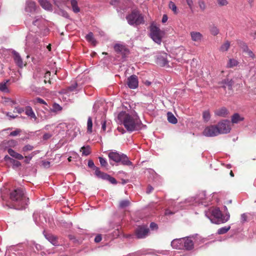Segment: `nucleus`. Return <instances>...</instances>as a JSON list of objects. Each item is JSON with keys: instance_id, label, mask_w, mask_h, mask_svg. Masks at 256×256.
Segmentation results:
<instances>
[{"instance_id": "obj_1", "label": "nucleus", "mask_w": 256, "mask_h": 256, "mask_svg": "<svg viewBox=\"0 0 256 256\" xmlns=\"http://www.w3.org/2000/svg\"><path fill=\"white\" fill-rule=\"evenodd\" d=\"M116 122L118 124H123L128 132L138 130L141 128L142 122L136 113H128L126 112H120L116 118Z\"/></svg>"}, {"instance_id": "obj_2", "label": "nucleus", "mask_w": 256, "mask_h": 256, "mask_svg": "<svg viewBox=\"0 0 256 256\" xmlns=\"http://www.w3.org/2000/svg\"><path fill=\"white\" fill-rule=\"evenodd\" d=\"M10 200L13 202L14 206L16 210L25 208L28 204V198L25 196L23 188H18L14 190L10 194Z\"/></svg>"}, {"instance_id": "obj_3", "label": "nucleus", "mask_w": 256, "mask_h": 256, "mask_svg": "<svg viewBox=\"0 0 256 256\" xmlns=\"http://www.w3.org/2000/svg\"><path fill=\"white\" fill-rule=\"evenodd\" d=\"M205 215L212 223L215 224L225 223L229 220L230 218L229 212H226L224 215L218 208L212 207L208 208L205 212Z\"/></svg>"}, {"instance_id": "obj_4", "label": "nucleus", "mask_w": 256, "mask_h": 256, "mask_svg": "<svg viewBox=\"0 0 256 256\" xmlns=\"http://www.w3.org/2000/svg\"><path fill=\"white\" fill-rule=\"evenodd\" d=\"M108 156L110 161L112 160L127 166H132V164L127 156L122 152H118L116 150L111 151L108 153Z\"/></svg>"}, {"instance_id": "obj_5", "label": "nucleus", "mask_w": 256, "mask_h": 256, "mask_svg": "<svg viewBox=\"0 0 256 256\" xmlns=\"http://www.w3.org/2000/svg\"><path fill=\"white\" fill-rule=\"evenodd\" d=\"M126 19L130 25H139L144 22V18L137 10H134L126 16Z\"/></svg>"}, {"instance_id": "obj_6", "label": "nucleus", "mask_w": 256, "mask_h": 256, "mask_svg": "<svg viewBox=\"0 0 256 256\" xmlns=\"http://www.w3.org/2000/svg\"><path fill=\"white\" fill-rule=\"evenodd\" d=\"M164 35V32L161 30L156 26L152 24L150 26V36L152 40L158 44L162 42V39Z\"/></svg>"}, {"instance_id": "obj_7", "label": "nucleus", "mask_w": 256, "mask_h": 256, "mask_svg": "<svg viewBox=\"0 0 256 256\" xmlns=\"http://www.w3.org/2000/svg\"><path fill=\"white\" fill-rule=\"evenodd\" d=\"M216 126L219 131V134L229 133L231 130L230 122L228 120H222Z\"/></svg>"}, {"instance_id": "obj_8", "label": "nucleus", "mask_w": 256, "mask_h": 256, "mask_svg": "<svg viewBox=\"0 0 256 256\" xmlns=\"http://www.w3.org/2000/svg\"><path fill=\"white\" fill-rule=\"evenodd\" d=\"M202 134L207 137H214L220 134L216 125H210L206 126Z\"/></svg>"}, {"instance_id": "obj_9", "label": "nucleus", "mask_w": 256, "mask_h": 256, "mask_svg": "<svg viewBox=\"0 0 256 256\" xmlns=\"http://www.w3.org/2000/svg\"><path fill=\"white\" fill-rule=\"evenodd\" d=\"M149 229L146 226H138L135 230V234L137 238H144L148 235Z\"/></svg>"}, {"instance_id": "obj_10", "label": "nucleus", "mask_w": 256, "mask_h": 256, "mask_svg": "<svg viewBox=\"0 0 256 256\" xmlns=\"http://www.w3.org/2000/svg\"><path fill=\"white\" fill-rule=\"evenodd\" d=\"M127 84L130 89H135L138 87V80L137 76L132 75L127 79Z\"/></svg>"}, {"instance_id": "obj_11", "label": "nucleus", "mask_w": 256, "mask_h": 256, "mask_svg": "<svg viewBox=\"0 0 256 256\" xmlns=\"http://www.w3.org/2000/svg\"><path fill=\"white\" fill-rule=\"evenodd\" d=\"M183 241L182 238L174 239L172 242L171 246L176 249L184 250Z\"/></svg>"}, {"instance_id": "obj_12", "label": "nucleus", "mask_w": 256, "mask_h": 256, "mask_svg": "<svg viewBox=\"0 0 256 256\" xmlns=\"http://www.w3.org/2000/svg\"><path fill=\"white\" fill-rule=\"evenodd\" d=\"M184 248L186 250H190L194 248V242L190 237L183 238Z\"/></svg>"}, {"instance_id": "obj_13", "label": "nucleus", "mask_w": 256, "mask_h": 256, "mask_svg": "<svg viewBox=\"0 0 256 256\" xmlns=\"http://www.w3.org/2000/svg\"><path fill=\"white\" fill-rule=\"evenodd\" d=\"M114 49L116 52L122 55L125 56L129 52L128 49L126 48L124 46L120 44H115L114 46Z\"/></svg>"}, {"instance_id": "obj_14", "label": "nucleus", "mask_w": 256, "mask_h": 256, "mask_svg": "<svg viewBox=\"0 0 256 256\" xmlns=\"http://www.w3.org/2000/svg\"><path fill=\"white\" fill-rule=\"evenodd\" d=\"M190 35L192 40L195 42H200L203 38L202 34L198 32H190Z\"/></svg>"}, {"instance_id": "obj_15", "label": "nucleus", "mask_w": 256, "mask_h": 256, "mask_svg": "<svg viewBox=\"0 0 256 256\" xmlns=\"http://www.w3.org/2000/svg\"><path fill=\"white\" fill-rule=\"evenodd\" d=\"M25 10L26 12L32 13L36 10V4L32 0H27Z\"/></svg>"}, {"instance_id": "obj_16", "label": "nucleus", "mask_w": 256, "mask_h": 256, "mask_svg": "<svg viewBox=\"0 0 256 256\" xmlns=\"http://www.w3.org/2000/svg\"><path fill=\"white\" fill-rule=\"evenodd\" d=\"M14 55V58L15 62L20 68H22L24 66L22 60L18 52L16 51L12 52Z\"/></svg>"}, {"instance_id": "obj_17", "label": "nucleus", "mask_w": 256, "mask_h": 256, "mask_svg": "<svg viewBox=\"0 0 256 256\" xmlns=\"http://www.w3.org/2000/svg\"><path fill=\"white\" fill-rule=\"evenodd\" d=\"M45 22V20L41 16H37L35 17L34 20L32 22V24L34 26L40 28L44 25Z\"/></svg>"}, {"instance_id": "obj_18", "label": "nucleus", "mask_w": 256, "mask_h": 256, "mask_svg": "<svg viewBox=\"0 0 256 256\" xmlns=\"http://www.w3.org/2000/svg\"><path fill=\"white\" fill-rule=\"evenodd\" d=\"M38 2L44 10L49 11L52 10V5L48 0H38Z\"/></svg>"}, {"instance_id": "obj_19", "label": "nucleus", "mask_w": 256, "mask_h": 256, "mask_svg": "<svg viewBox=\"0 0 256 256\" xmlns=\"http://www.w3.org/2000/svg\"><path fill=\"white\" fill-rule=\"evenodd\" d=\"M18 144V142L14 140H4L2 142V146L5 148L14 147Z\"/></svg>"}, {"instance_id": "obj_20", "label": "nucleus", "mask_w": 256, "mask_h": 256, "mask_svg": "<svg viewBox=\"0 0 256 256\" xmlns=\"http://www.w3.org/2000/svg\"><path fill=\"white\" fill-rule=\"evenodd\" d=\"M244 120V118L238 113H234L231 118V121L232 124H238Z\"/></svg>"}, {"instance_id": "obj_21", "label": "nucleus", "mask_w": 256, "mask_h": 256, "mask_svg": "<svg viewBox=\"0 0 256 256\" xmlns=\"http://www.w3.org/2000/svg\"><path fill=\"white\" fill-rule=\"evenodd\" d=\"M216 116L220 117H226L228 114V110L225 108H222L220 109L217 110L214 112Z\"/></svg>"}, {"instance_id": "obj_22", "label": "nucleus", "mask_w": 256, "mask_h": 256, "mask_svg": "<svg viewBox=\"0 0 256 256\" xmlns=\"http://www.w3.org/2000/svg\"><path fill=\"white\" fill-rule=\"evenodd\" d=\"M8 152L10 156L14 158H16L18 160H22L24 158V156L22 154L16 152L12 148H8Z\"/></svg>"}, {"instance_id": "obj_23", "label": "nucleus", "mask_w": 256, "mask_h": 256, "mask_svg": "<svg viewBox=\"0 0 256 256\" xmlns=\"http://www.w3.org/2000/svg\"><path fill=\"white\" fill-rule=\"evenodd\" d=\"M94 174L98 178L106 180H108V178L110 176L106 173L101 172L99 168H96Z\"/></svg>"}, {"instance_id": "obj_24", "label": "nucleus", "mask_w": 256, "mask_h": 256, "mask_svg": "<svg viewBox=\"0 0 256 256\" xmlns=\"http://www.w3.org/2000/svg\"><path fill=\"white\" fill-rule=\"evenodd\" d=\"M78 84L76 82H74L70 86L66 88L63 90V92L66 94H69L71 92H76Z\"/></svg>"}, {"instance_id": "obj_25", "label": "nucleus", "mask_w": 256, "mask_h": 256, "mask_svg": "<svg viewBox=\"0 0 256 256\" xmlns=\"http://www.w3.org/2000/svg\"><path fill=\"white\" fill-rule=\"evenodd\" d=\"M86 40L94 46H95L97 44L96 40L94 37V34L92 32H88L86 36Z\"/></svg>"}, {"instance_id": "obj_26", "label": "nucleus", "mask_w": 256, "mask_h": 256, "mask_svg": "<svg viewBox=\"0 0 256 256\" xmlns=\"http://www.w3.org/2000/svg\"><path fill=\"white\" fill-rule=\"evenodd\" d=\"M25 114L30 118H34L35 120L36 119V114L30 106H28L26 108Z\"/></svg>"}, {"instance_id": "obj_27", "label": "nucleus", "mask_w": 256, "mask_h": 256, "mask_svg": "<svg viewBox=\"0 0 256 256\" xmlns=\"http://www.w3.org/2000/svg\"><path fill=\"white\" fill-rule=\"evenodd\" d=\"M46 238L53 245H57L58 241L56 236L52 234H45Z\"/></svg>"}, {"instance_id": "obj_28", "label": "nucleus", "mask_w": 256, "mask_h": 256, "mask_svg": "<svg viewBox=\"0 0 256 256\" xmlns=\"http://www.w3.org/2000/svg\"><path fill=\"white\" fill-rule=\"evenodd\" d=\"M62 110V107L56 103H54L52 106V108H51L50 110V112H51L56 113L58 112H60Z\"/></svg>"}, {"instance_id": "obj_29", "label": "nucleus", "mask_w": 256, "mask_h": 256, "mask_svg": "<svg viewBox=\"0 0 256 256\" xmlns=\"http://www.w3.org/2000/svg\"><path fill=\"white\" fill-rule=\"evenodd\" d=\"M70 4L74 12L78 13L80 11V8L78 6V2L76 0H71Z\"/></svg>"}, {"instance_id": "obj_30", "label": "nucleus", "mask_w": 256, "mask_h": 256, "mask_svg": "<svg viewBox=\"0 0 256 256\" xmlns=\"http://www.w3.org/2000/svg\"><path fill=\"white\" fill-rule=\"evenodd\" d=\"M167 116L168 120L170 123L173 124H176V123H177V119L172 112H168L167 114Z\"/></svg>"}, {"instance_id": "obj_31", "label": "nucleus", "mask_w": 256, "mask_h": 256, "mask_svg": "<svg viewBox=\"0 0 256 256\" xmlns=\"http://www.w3.org/2000/svg\"><path fill=\"white\" fill-rule=\"evenodd\" d=\"M82 155L87 156L90 154V148L89 146H83L80 150Z\"/></svg>"}, {"instance_id": "obj_32", "label": "nucleus", "mask_w": 256, "mask_h": 256, "mask_svg": "<svg viewBox=\"0 0 256 256\" xmlns=\"http://www.w3.org/2000/svg\"><path fill=\"white\" fill-rule=\"evenodd\" d=\"M206 194L205 192H200L198 194V196L196 200V202L202 204H204L205 202H204V200L206 198Z\"/></svg>"}, {"instance_id": "obj_33", "label": "nucleus", "mask_w": 256, "mask_h": 256, "mask_svg": "<svg viewBox=\"0 0 256 256\" xmlns=\"http://www.w3.org/2000/svg\"><path fill=\"white\" fill-rule=\"evenodd\" d=\"M8 82V80H6V82L0 83V90L2 92L6 93H9L10 90L8 88L6 83Z\"/></svg>"}, {"instance_id": "obj_34", "label": "nucleus", "mask_w": 256, "mask_h": 256, "mask_svg": "<svg viewBox=\"0 0 256 256\" xmlns=\"http://www.w3.org/2000/svg\"><path fill=\"white\" fill-rule=\"evenodd\" d=\"M230 228V226H227L222 227L219 228L218 230V234H222L226 233Z\"/></svg>"}, {"instance_id": "obj_35", "label": "nucleus", "mask_w": 256, "mask_h": 256, "mask_svg": "<svg viewBox=\"0 0 256 256\" xmlns=\"http://www.w3.org/2000/svg\"><path fill=\"white\" fill-rule=\"evenodd\" d=\"M230 46V42L228 41H226L221 46L220 50L222 52H226L228 50Z\"/></svg>"}, {"instance_id": "obj_36", "label": "nucleus", "mask_w": 256, "mask_h": 256, "mask_svg": "<svg viewBox=\"0 0 256 256\" xmlns=\"http://www.w3.org/2000/svg\"><path fill=\"white\" fill-rule=\"evenodd\" d=\"M130 201L128 200H122L120 202L119 208H124L130 205Z\"/></svg>"}, {"instance_id": "obj_37", "label": "nucleus", "mask_w": 256, "mask_h": 256, "mask_svg": "<svg viewBox=\"0 0 256 256\" xmlns=\"http://www.w3.org/2000/svg\"><path fill=\"white\" fill-rule=\"evenodd\" d=\"M222 83L224 85L222 86L224 88L226 87V86H228L230 89H231L233 84V82L232 80H229L228 79H224L222 82Z\"/></svg>"}, {"instance_id": "obj_38", "label": "nucleus", "mask_w": 256, "mask_h": 256, "mask_svg": "<svg viewBox=\"0 0 256 256\" xmlns=\"http://www.w3.org/2000/svg\"><path fill=\"white\" fill-rule=\"evenodd\" d=\"M210 118V112L208 110H205L202 113V118L206 122H208Z\"/></svg>"}, {"instance_id": "obj_39", "label": "nucleus", "mask_w": 256, "mask_h": 256, "mask_svg": "<svg viewBox=\"0 0 256 256\" xmlns=\"http://www.w3.org/2000/svg\"><path fill=\"white\" fill-rule=\"evenodd\" d=\"M210 34L214 36H216L219 33V30L215 26H211L210 28Z\"/></svg>"}, {"instance_id": "obj_40", "label": "nucleus", "mask_w": 256, "mask_h": 256, "mask_svg": "<svg viewBox=\"0 0 256 256\" xmlns=\"http://www.w3.org/2000/svg\"><path fill=\"white\" fill-rule=\"evenodd\" d=\"M251 214L250 213H244L241 215L240 220L242 223H244L248 221V218Z\"/></svg>"}, {"instance_id": "obj_41", "label": "nucleus", "mask_w": 256, "mask_h": 256, "mask_svg": "<svg viewBox=\"0 0 256 256\" xmlns=\"http://www.w3.org/2000/svg\"><path fill=\"white\" fill-rule=\"evenodd\" d=\"M92 118L91 117H89L88 120L87 122V130L88 132L90 133L92 132Z\"/></svg>"}, {"instance_id": "obj_42", "label": "nucleus", "mask_w": 256, "mask_h": 256, "mask_svg": "<svg viewBox=\"0 0 256 256\" xmlns=\"http://www.w3.org/2000/svg\"><path fill=\"white\" fill-rule=\"evenodd\" d=\"M238 64V62L235 59H230L228 63V68H233L236 66Z\"/></svg>"}, {"instance_id": "obj_43", "label": "nucleus", "mask_w": 256, "mask_h": 256, "mask_svg": "<svg viewBox=\"0 0 256 256\" xmlns=\"http://www.w3.org/2000/svg\"><path fill=\"white\" fill-rule=\"evenodd\" d=\"M33 102L35 104H44L45 106H47L46 102L42 98H36L33 100Z\"/></svg>"}, {"instance_id": "obj_44", "label": "nucleus", "mask_w": 256, "mask_h": 256, "mask_svg": "<svg viewBox=\"0 0 256 256\" xmlns=\"http://www.w3.org/2000/svg\"><path fill=\"white\" fill-rule=\"evenodd\" d=\"M168 6L169 8L173 11L174 14H176L178 13L177 7L174 2H170Z\"/></svg>"}, {"instance_id": "obj_45", "label": "nucleus", "mask_w": 256, "mask_h": 256, "mask_svg": "<svg viewBox=\"0 0 256 256\" xmlns=\"http://www.w3.org/2000/svg\"><path fill=\"white\" fill-rule=\"evenodd\" d=\"M34 147L30 144H26L22 148V152H26L28 151H31L34 149Z\"/></svg>"}, {"instance_id": "obj_46", "label": "nucleus", "mask_w": 256, "mask_h": 256, "mask_svg": "<svg viewBox=\"0 0 256 256\" xmlns=\"http://www.w3.org/2000/svg\"><path fill=\"white\" fill-rule=\"evenodd\" d=\"M21 132H22V130L20 129L16 128L15 130L12 132L10 134L9 136H16L20 134Z\"/></svg>"}, {"instance_id": "obj_47", "label": "nucleus", "mask_w": 256, "mask_h": 256, "mask_svg": "<svg viewBox=\"0 0 256 256\" xmlns=\"http://www.w3.org/2000/svg\"><path fill=\"white\" fill-rule=\"evenodd\" d=\"M99 160H100V162L102 166H106L108 165V162L105 158H102V157H100Z\"/></svg>"}, {"instance_id": "obj_48", "label": "nucleus", "mask_w": 256, "mask_h": 256, "mask_svg": "<svg viewBox=\"0 0 256 256\" xmlns=\"http://www.w3.org/2000/svg\"><path fill=\"white\" fill-rule=\"evenodd\" d=\"M198 6H199L200 8L202 10H204L206 8V4H205L204 2L202 0H200L198 1Z\"/></svg>"}, {"instance_id": "obj_49", "label": "nucleus", "mask_w": 256, "mask_h": 256, "mask_svg": "<svg viewBox=\"0 0 256 256\" xmlns=\"http://www.w3.org/2000/svg\"><path fill=\"white\" fill-rule=\"evenodd\" d=\"M59 14L65 18H69L70 16L68 13L64 10H60Z\"/></svg>"}, {"instance_id": "obj_50", "label": "nucleus", "mask_w": 256, "mask_h": 256, "mask_svg": "<svg viewBox=\"0 0 256 256\" xmlns=\"http://www.w3.org/2000/svg\"><path fill=\"white\" fill-rule=\"evenodd\" d=\"M218 4L220 6H226L228 2L226 0H216Z\"/></svg>"}, {"instance_id": "obj_51", "label": "nucleus", "mask_w": 256, "mask_h": 256, "mask_svg": "<svg viewBox=\"0 0 256 256\" xmlns=\"http://www.w3.org/2000/svg\"><path fill=\"white\" fill-rule=\"evenodd\" d=\"M52 135H53L52 134H51L50 132L46 133L43 135V137H42L43 140H48L52 136Z\"/></svg>"}, {"instance_id": "obj_52", "label": "nucleus", "mask_w": 256, "mask_h": 256, "mask_svg": "<svg viewBox=\"0 0 256 256\" xmlns=\"http://www.w3.org/2000/svg\"><path fill=\"white\" fill-rule=\"evenodd\" d=\"M240 47L244 52H246L249 50L248 46L244 43L242 44Z\"/></svg>"}, {"instance_id": "obj_53", "label": "nucleus", "mask_w": 256, "mask_h": 256, "mask_svg": "<svg viewBox=\"0 0 256 256\" xmlns=\"http://www.w3.org/2000/svg\"><path fill=\"white\" fill-rule=\"evenodd\" d=\"M36 154L35 152H32L28 156H26L25 158H26V162H28V161L30 160L34 156V155Z\"/></svg>"}, {"instance_id": "obj_54", "label": "nucleus", "mask_w": 256, "mask_h": 256, "mask_svg": "<svg viewBox=\"0 0 256 256\" xmlns=\"http://www.w3.org/2000/svg\"><path fill=\"white\" fill-rule=\"evenodd\" d=\"M108 180L111 184H116L117 183L116 180L113 178L109 176L108 178Z\"/></svg>"}, {"instance_id": "obj_55", "label": "nucleus", "mask_w": 256, "mask_h": 256, "mask_svg": "<svg viewBox=\"0 0 256 256\" xmlns=\"http://www.w3.org/2000/svg\"><path fill=\"white\" fill-rule=\"evenodd\" d=\"M88 166L90 168H94V170H95L96 167L95 166L94 162H93L92 160H88Z\"/></svg>"}, {"instance_id": "obj_56", "label": "nucleus", "mask_w": 256, "mask_h": 256, "mask_svg": "<svg viewBox=\"0 0 256 256\" xmlns=\"http://www.w3.org/2000/svg\"><path fill=\"white\" fill-rule=\"evenodd\" d=\"M50 72L48 71L44 72V78H45V79L44 80V82L45 83L46 82V79L50 78Z\"/></svg>"}, {"instance_id": "obj_57", "label": "nucleus", "mask_w": 256, "mask_h": 256, "mask_svg": "<svg viewBox=\"0 0 256 256\" xmlns=\"http://www.w3.org/2000/svg\"><path fill=\"white\" fill-rule=\"evenodd\" d=\"M150 228L152 230H156L158 228V225L154 222H151L150 224Z\"/></svg>"}, {"instance_id": "obj_58", "label": "nucleus", "mask_w": 256, "mask_h": 256, "mask_svg": "<svg viewBox=\"0 0 256 256\" xmlns=\"http://www.w3.org/2000/svg\"><path fill=\"white\" fill-rule=\"evenodd\" d=\"M12 162L13 164L16 167H18L21 165V164L20 162L14 160H12Z\"/></svg>"}, {"instance_id": "obj_59", "label": "nucleus", "mask_w": 256, "mask_h": 256, "mask_svg": "<svg viewBox=\"0 0 256 256\" xmlns=\"http://www.w3.org/2000/svg\"><path fill=\"white\" fill-rule=\"evenodd\" d=\"M188 5V6L190 8H192L193 5V1L192 0H186Z\"/></svg>"}, {"instance_id": "obj_60", "label": "nucleus", "mask_w": 256, "mask_h": 256, "mask_svg": "<svg viewBox=\"0 0 256 256\" xmlns=\"http://www.w3.org/2000/svg\"><path fill=\"white\" fill-rule=\"evenodd\" d=\"M246 53H247V54H248V56L252 58H254V54L252 52V50H249Z\"/></svg>"}, {"instance_id": "obj_61", "label": "nucleus", "mask_w": 256, "mask_h": 256, "mask_svg": "<svg viewBox=\"0 0 256 256\" xmlns=\"http://www.w3.org/2000/svg\"><path fill=\"white\" fill-rule=\"evenodd\" d=\"M101 240H102V237H101V236H100V235L96 236L95 237V238H94V241H95V242H100Z\"/></svg>"}, {"instance_id": "obj_62", "label": "nucleus", "mask_w": 256, "mask_h": 256, "mask_svg": "<svg viewBox=\"0 0 256 256\" xmlns=\"http://www.w3.org/2000/svg\"><path fill=\"white\" fill-rule=\"evenodd\" d=\"M153 190L154 188L152 186H148L147 188L146 192L147 194H150Z\"/></svg>"}, {"instance_id": "obj_63", "label": "nucleus", "mask_w": 256, "mask_h": 256, "mask_svg": "<svg viewBox=\"0 0 256 256\" xmlns=\"http://www.w3.org/2000/svg\"><path fill=\"white\" fill-rule=\"evenodd\" d=\"M168 20V17L167 15L164 14L162 18V23L166 22H167Z\"/></svg>"}, {"instance_id": "obj_64", "label": "nucleus", "mask_w": 256, "mask_h": 256, "mask_svg": "<svg viewBox=\"0 0 256 256\" xmlns=\"http://www.w3.org/2000/svg\"><path fill=\"white\" fill-rule=\"evenodd\" d=\"M102 124V129L104 132H105L106 130V122H103Z\"/></svg>"}]
</instances>
